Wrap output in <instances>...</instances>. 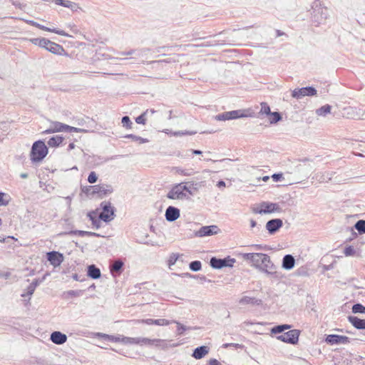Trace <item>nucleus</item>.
<instances>
[{
  "label": "nucleus",
  "instance_id": "f257e3e1",
  "mask_svg": "<svg viewBox=\"0 0 365 365\" xmlns=\"http://www.w3.org/2000/svg\"><path fill=\"white\" fill-rule=\"evenodd\" d=\"M312 9V22L316 24V26L324 24L329 16L328 9L322 6L321 3L318 0H316L313 3Z\"/></svg>",
  "mask_w": 365,
  "mask_h": 365
},
{
  "label": "nucleus",
  "instance_id": "f03ea898",
  "mask_svg": "<svg viewBox=\"0 0 365 365\" xmlns=\"http://www.w3.org/2000/svg\"><path fill=\"white\" fill-rule=\"evenodd\" d=\"M76 132V133H86L91 131L90 128L87 126V128H79L76 127H72L64 123L60 122H54L53 123L50 128L45 131L43 133H53L56 132Z\"/></svg>",
  "mask_w": 365,
  "mask_h": 365
},
{
  "label": "nucleus",
  "instance_id": "7ed1b4c3",
  "mask_svg": "<svg viewBox=\"0 0 365 365\" xmlns=\"http://www.w3.org/2000/svg\"><path fill=\"white\" fill-rule=\"evenodd\" d=\"M48 154V148L42 140L34 143L31 150V160L33 163L41 161Z\"/></svg>",
  "mask_w": 365,
  "mask_h": 365
},
{
  "label": "nucleus",
  "instance_id": "20e7f679",
  "mask_svg": "<svg viewBox=\"0 0 365 365\" xmlns=\"http://www.w3.org/2000/svg\"><path fill=\"white\" fill-rule=\"evenodd\" d=\"M102 212L99 214V218L106 222L111 221L115 216V209L110 202L103 201L101 204Z\"/></svg>",
  "mask_w": 365,
  "mask_h": 365
},
{
  "label": "nucleus",
  "instance_id": "39448f33",
  "mask_svg": "<svg viewBox=\"0 0 365 365\" xmlns=\"http://www.w3.org/2000/svg\"><path fill=\"white\" fill-rule=\"evenodd\" d=\"M87 190H92L91 195L93 196L97 195L101 198L111 194L113 191L112 186L107 184L88 186Z\"/></svg>",
  "mask_w": 365,
  "mask_h": 365
},
{
  "label": "nucleus",
  "instance_id": "423d86ee",
  "mask_svg": "<svg viewBox=\"0 0 365 365\" xmlns=\"http://www.w3.org/2000/svg\"><path fill=\"white\" fill-rule=\"evenodd\" d=\"M300 331L298 329H292L287 332H284L282 334L277 336V339L281 341L297 344L299 341V336Z\"/></svg>",
  "mask_w": 365,
  "mask_h": 365
},
{
  "label": "nucleus",
  "instance_id": "0eeeda50",
  "mask_svg": "<svg viewBox=\"0 0 365 365\" xmlns=\"http://www.w3.org/2000/svg\"><path fill=\"white\" fill-rule=\"evenodd\" d=\"M235 259L231 258L230 257H225L224 259H219L215 257H212L210 259V264L214 269H222L223 267H232L235 262Z\"/></svg>",
  "mask_w": 365,
  "mask_h": 365
},
{
  "label": "nucleus",
  "instance_id": "6e6552de",
  "mask_svg": "<svg viewBox=\"0 0 365 365\" xmlns=\"http://www.w3.org/2000/svg\"><path fill=\"white\" fill-rule=\"evenodd\" d=\"M247 115L243 113V110H235L232 111H227L224 112L222 113H220L217 115H215V118L217 120L221 121V120H233V119H237L240 118L246 117Z\"/></svg>",
  "mask_w": 365,
  "mask_h": 365
},
{
  "label": "nucleus",
  "instance_id": "1a4fd4ad",
  "mask_svg": "<svg viewBox=\"0 0 365 365\" xmlns=\"http://www.w3.org/2000/svg\"><path fill=\"white\" fill-rule=\"evenodd\" d=\"M317 91L314 87L308 86L295 88L292 93V96L296 99H301L304 96H314L317 95Z\"/></svg>",
  "mask_w": 365,
  "mask_h": 365
},
{
  "label": "nucleus",
  "instance_id": "9d476101",
  "mask_svg": "<svg viewBox=\"0 0 365 365\" xmlns=\"http://www.w3.org/2000/svg\"><path fill=\"white\" fill-rule=\"evenodd\" d=\"M167 197L171 200L189 199L185 192H182L180 183L175 185L167 194Z\"/></svg>",
  "mask_w": 365,
  "mask_h": 365
},
{
  "label": "nucleus",
  "instance_id": "9b49d317",
  "mask_svg": "<svg viewBox=\"0 0 365 365\" xmlns=\"http://www.w3.org/2000/svg\"><path fill=\"white\" fill-rule=\"evenodd\" d=\"M325 341L331 345L346 344L351 342V339L346 336L329 334L327 336Z\"/></svg>",
  "mask_w": 365,
  "mask_h": 365
},
{
  "label": "nucleus",
  "instance_id": "f8f14e48",
  "mask_svg": "<svg viewBox=\"0 0 365 365\" xmlns=\"http://www.w3.org/2000/svg\"><path fill=\"white\" fill-rule=\"evenodd\" d=\"M267 257L268 260H267L266 262L263 261L262 265L261 268L259 269V270L269 274V275L277 277L278 274H277V272L276 270L277 267L271 261L270 257L268 255H267Z\"/></svg>",
  "mask_w": 365,
  "mask_h": 365
},
{
  "label": "nucleus",
  "instance_id": "ddd939ff",
  "mask_svg": "<svg viewBox=\"0 0 365 365\" xmlns=\"http://www.w3.org/2000/svg\"><path fill=\"white\" fill-rule=\"evenodd\" d=\"M46 257H47V260L54 267L60 266L64 259L63 254H61L58 252H56V251H51V252H47Z\"/></svg>",
  "mask_w": 365,
  "mask_h": 365
},
{
  "label": "nucleus",
  "instance_id": "4468645a",
  "mask_svg": "<svg viewBox=\"0 0 365 365\" xmlns=\"http://www.w3.org/2000/svg\"><path fill=\"white\" fill-rule=\"evenodd\" d=\"M219 231L220 230L216 225L203 226L196 232L195 235L200 237L210 236L217 234Z\"/></svg>",
  "mask_w": 365,
  "mask_h": 365
},
{
  "label": "nucleus",
  "instance_id": "2eb2a0df",
  "mask_svg": "<svg viewBox=\"0 0 365 365\" xmlns=\"http://www.w3.org/2000/svg\"><path fill=\"white\" fill-rule=\"evenodd\" d=\"M283 225V222L279 218H275L269 220L266 224V229L271 235L277 232Z\"/></svg>",
  "mask_w": 365,
  "mask_h": 365
},
{
  "label": "nucleus",
  "instance_id": "dca6fc26",
  "mask_svg": "<svg viewBox=\"0 0 365 365\" xmlns=\"http://www.w3.org/2000/svg\"><path fill=\"white\" fill-rule=\"evenodd\" d=\"M260 211L263 214L272 213L274 212H280L281 208L277 203L262 202L260 205Z\"/></svg>",
  "mask_w": 365,
  "mask_h": 365
},
{
  "label": "nucleus",
  "instance_id": "f3484780",
  "mask_svg": "<svg viewBox=\"0 0 365 365\" xmlns=\"http://www.w3.org/2000/svg\"><path fill=\"white\" fill-rule=\"evenodd\" d=\"M138 343L137 344L148 345V346L155 345L156 346H163V344H165V340H163V339H150L145 338V337H138Z\"/></svg>",
  "mask_w": 365,
  "mask_h": 365
},
{
  "label": "nucleus",
  "instance_id": "a211bd4d",
  "mask_svg": "<svg viewBox=\"0 0 365 365\" xmlns=\"http://www.w3.org/2000/svg\"><path fill=\"white\" fill-rule=\"evenodd\" d=\"M165 219L168 222H173L180 217V210L173 206H169L165 210Z\"/></svg>",
  "mask_w": 365,
  "mask_h": 365
},
{
  "label": "nucleus",
  "instance_id": "6ab92c4d",
  "mask_svg": "<svg viewBox=\"0 0 365 365\" xmlns=\"http://www.w3.org/2000/svg\"><path fill=\"white\" fill-rule=\"evenodd\" d=\"M46 50L53 54H57L60 56L66 55V52L63 47L58 43H56L53 41H49V43L47 46Z\"/></svg>",
  "mask_w": 365,
  "mask_h": 365
},
{
  "label": "nucleus",
  "instance_id": "aec40b11",
  "mask_svg": "<svg viewBox=\"0 0 365 365\" xmlns=\"http://www.w3.org/2000/svg\"><path fill=\"white\" fill-rule=\"evenodd\" d=\"M50 339L53 343L57 345H61L66 341L67 336L61 331H56L51 334Z\"/></svg>",
  "mask_w": 365,
  "mask_h": 365
},
{
  "label": "nucleus",
  "instance_id": "412c9836",
  "mask_svg": "<svg viewBox=\"0 0 365 365\" xmlns=\"http://www.w3.org/2000/svg\"><path fill=\"white\" fill-rule=\"evenodd\" d=\"M67 235H77L80 237H85V236H95V237H99L100 235L96 232H88V231H83V230H71L69 232H63L58 234L59 236H64Z\"/></svg>",
  "mask_w": 365,
  "mask_h": 365
},
{
  "label": "nucleus",
  "instance_id": "4be33fe9",
  "mask_svg": "<svg viewBox=\"0 0 365 365\" xmlns=\"http://www.w3.org/2000/svg\"><path fill=\"white\" fill-rule=\"evenodd\" d=\"M295 264L294 257L292 255H286L282 259V267L284 269L290 270Z\"/></svg>",
  "mask_w": 365,
  "mask_h": 365
},
{
  "label": "nucleus",
  "instance_id": "5701e85b",
  "mask_svg": "<svg viewBox=\"0 0 365 365\" xmlns=\"http://www.w3.org/2000/svg\"><path fill=\"white\" fill-rule=\"evenodd\" d=\"M209 349L206 346H198L194 349L192 356L196 359H200L208 354Z\"/></svg>",
  "mask_w": 365,
  "mask_h": 365
},
{
  "label": "nucleus",
  "instance_id": "b1692460",
  "mask_svg": "<svg viewBox=\"0 0 365 365\" xmlns=\"http://www.w3.org/2000/svg\"><path fill=\"white\" fill-rule=\"evenodd\" d=\"M255 256L253 259V261L252 262V266L256 267L259 270L262 265L263 260L264 262H266L267 259V254L264 253H255Z\"/></svg>",
  "mask_w": 365,
  "mask_h": 365
},
{
  "label": "nucleus",
  "instance_id": "393cba45",
  "mask_svg": "<svg viewBox=\"0 0 365 365\" xmlns=\"http://www.w3.org/2000/svg\"><path fill=\"white\" fill-rule=\"evenodd\" d=\"M123 261L118 259L115 260L110 266V270L113 276H116L122 272L123 267Z\"/></svg>",
  "mask_w": 365,
  "mask_h": 365
},
{
  "label": "nucleus",
  "instance_id": "a878e982",
  "mask_svg": "<svg viewBox=\"0 0 365 365\" xmlns=\"http://www.w3.org/2000/svg\"><path fill=\"white\" fill-rule=\"evenodd\" d=\"M348 321L357 329H365V319L355 316H349Z\"/></svg>",
  "mask_w": 365,
  "mask_h": 365
},
{
  "label": "nucleus",
  "instance_id": "bb28decb",
  "mask_svg": "<svg viewBox=\"0 0 365 365\" xmlns=\"http://www.w3.org/2000/svg\"><path fill=\"white\" fill-rule=\"evenodd\" d=\"M141 322L148 325H158V326H167L170 324V322L165 319H142Z\"/></svg>",
  "mask_w": 365,
  "mask_h": 365
},
{
  "label": "nucleus",
  "instance_id": "cd10ccee",
  "mask_svg": "<svg viewBox=\"0 0 365 365\" xmlns=\"http://www.w3.org/2000/svg\"><path fill=\"white\" fill-rule=\"evenodd\" d=\"M241 304H253V305H262V301L260 299H257L255 297H251L248 296H244L239 301Z\"/></svg>",
  "mask_w": 365,
  "mask_h": 365
},
{
  "label": "nucleus",
  "instance_id": "c85d7f7f",
  "mask_svg": "<svg viewBox=\"0 0 365 365\" xmlns=\"http://www.w3.org/2000/svg\"><path fill=\"white\" fill-rule=\"evenodd\" d=\"M87 274L89 277L97 279L101 277V270L96 265L91 264L88 267Z\"/></svg>",
  "mask_w": 365,
  "mask_h": 365
},
{
  "label": "nucleus",
  "instance_id": "c756f323",
  "mask_svg": "<svg viewBox=\"0 0 365 365\" xmlns=\"http://www.w3.org/2000/svg\"><path fill=\"white\" fill-rule=\"evenodd\" d=\"M333 175V173L329 172L320 173L315 175V179L321 183L327 182L331 180Z\"/></svg>",
  "mask_w": 365,
  "mask_h": 365
},
{
  "label": "nucleus",
  "instance_id": "7c9ffc66",
  "mask_svg": "<svg viewBox=\"0 0 365 365\" xmlns=\"http://www.w3.org/2000/svg\"><path fill=\"white\" fill-rule=\"evenodd\" d=\"M148 51H149V48H141L139 50L131 49L127 52H125V51L120 52V54L122 56H125V55L130 56V55L135 54L138 56H143V54H145Z\"/></svg>",
  "mask_w": 365,
  "mask_h": 365
},
{
  "label": "nucleus",
  "instance_id": "2f4dec72",
  "mask_svg": "<svg viewBox=\"0 0 365 365\" xmlns=\"http://www.w3.org/2000/svg\"><path fill=\"white\" fill-rule=\"evenodd\" d=\"M30 41L34 45H37L41 48L46 49L50 40L45 38H31Z\"/></svg>",
  "mask_w": 365,
  "mask_h": 365
},
{
  "label": "nucleus",
  "instance_id": "473e14b6",
  "mask_svg": "<svg viewBox=\"0 0 365 365\" xmlns=\"http://www.w3.org/2000/svg\"><path fill=\"white\" fill-rule=\"evenodd\" d=\"M88 217H89L90 220L92 222V225L95 228L98 229L101 227V220H102L99 218V216L98 217H96V212H89L88 214Z\"/></svg>",
  "mask_w": 365,
  "mask_h": 365
},
{
  "label": "nucleus",
  "instance_id": "72a5a7b5",
  "mask_svg": "<svg viewBox=\"0 0 365 365\" xmlns=\"http://www.w3.org/2000/svg\"><path fill=\"white\" fill-rule=\"evenodd\" d=\"M63 140V138L61 135H55L51 138L47 143L50 147H57L58 146Z\"/></svg>",
  "mask_w": 365,
  "mask_h": 365
},
{
  "label": "nucleus",
  "instance_id": "f704fd0d",
  "mask_svg": "<svg viewBox=\"0 0 365 365\" xmlns=\"http://www.w3.org/2000/svg\"><path fill=\"white\" fill-rule=\"evenodd\" d=\"M56 4L57 5H60L66 8H69L72 10H74L76 9L77 5L76 3L72 2L71 1L68 0H56Z\"/></svg>",
  "mask_w": 365,
  "mask_h": 365
},
{
  "label": "nucleus",
  "instance_id": "c9c22d12",
  "mask_svg": "<svg viewBox=\"0 0 365 365\" xmlns=\"http://www.w3.org/2000/svg\"><path fill=\"white\" fill-rule=\"evenodd\" d=\"M39 29H41V30H43V31H49V32H53V33H55L56 34H58V35L63 36H68V37L71 36L68 35L67 33H66L63 30H59V29H54V28L51 29V28H49V27L44 26L43 25H41V26H39Z\"/></svg>",
  "mask_w": 365,
  "mask_h": 365
},
{
  "label": "nucleus",
  "instance_id": "e433bc0d",
  "mask_svg": "<svg viewBox=\"0 0 365 365\" xmlns=\"http://www.w3.org/2000/svg\"><path fill=\"white\" fill-rule=\"evenodd\" d=\"M290 328L291 326L288 324L277 325L272 328L271 333L274 334H281L283 333L285 330L289 329Z\"/></svg>",
  "mask_w": 365,
  "mask_h": 365
},
{
  "label": "nucleus",
  "instance_id": "4c0bfd02",
  "mask_svg": "<svg viewBox=\"0 0 365 365\" xmlns=\"http://www.w3.org/2000/svg\"><path fill=\"white\" fill-rule=\"evenodd\" d=\"M331 106L329 104L324 105L322 106L321 108L317 109L316 113L318 115H323L325 116L327 114L331 112Z\"/></svg>",
  "mask_w": 365,
  "mask_h": 365
},
{
  "label": "nucleus",
  "instance_id": "58836bf2",
  "mask_svg": "<svg viewBox=\"0 0 365 365\" xmlns=\"http://www.w3.org/2000/svg\"><path fill=\"white\" fill-rule=\"evenodd\" d=\"M125 138H130L133 141L138 142L140 144L148 143L149 140L147 138H143L140 136H138L133 134H128L124 136Z\"/></svg>",
  "mask_w": 365,
  "mask_h": 365
},
{
  "label": "nucleus",
  "instance_id": "ea45409f",
  "mask_svg": "<svg viewBox=\"0 0 365 365\" xmlns=\"http://www.w3.org/2000/svg\"><path fill=\"white\" fill-rule=\"evenodd\" d=\"M354 228L359 232V234L365 233V220H358L355 225Z\"/></svg>",
  "mask_w": 365,
  "mask_h": 365
},
{
  "label": "nucleus",
  "instance_id": "a19ab883",
  "mask_svg": "<svg viewBox=\"0 0 365 365\" xmlns=\"http://www.w3.org/2000/svg\"><path fill=\"white\" fill-rule=\"evenodd\" d=\"M11 197L5 192H0V206H6L10 202Z\"/></svg>",
  "mask_w": 365,
  "mask_h": 365
},
{
  "label": "nucleus",
  "instance_id": "79ce46f5",
  "mask_svg": "<svg viewBox=\"0 0 365 365\" xmlns=\"http://www.w3.org/2000/svg\"><path fill=\"white\" fill-rule=\"evenodd\" d=\"M352 312L354 314H365V307L360 304L357 303L352 306L351 308Z\"/></svg>",
  "mask_w": 365,
  "mask_h": 365
},
{
  "label": "nucleus",
  "instance_id": "37998d69",
  "mask_svg": "<svg viewBox=\"0 0 365 365\" xmlns=\"http://www.w3.org/2000/svg\"><path fill=\"white\" fill-rule=\"evenodd\" d=\"M174 323H175L177 324V327H178V329H177V331H178V335H182L183 334V332L186 330H189V329H196L197 328L195 327V328H192V327H187L186 326L180 324V322H176V321H173Z\"/></svg>",
  "mask_w": 365,
  "mask_h": 365
},
{
  "label": "nucleus",
  "instance_id": "c03bdc74",
  "mask_svg": "<svg viewBox=\"0 0 365 365\" xmlns=\"http://www.w3.org/2000/svg\"><path fill=\"white\" fill-rule=\"evenodd\" d=\"M149 114V110L147 109L145 112H143L141 115L138 116L135 118V122L138 124L145 125L146 123V116Z\"/></svg>",
  "mask_w": 365,
  "mask_h": 365
},
{
  "label": "nucleus",
  "instance_id": "a18cd8bd",
  "mask_svg": "<svg viewBox=\"0 0 365 365\" xmlns=\"http://www.w3.org/2000/svg\"><path fill=\"white\" fill-rule=\"evenodd\" d=\"M121 342L125 344H137L138 343V337L121 336Z\"/></svg>",
  "mask_w": 365,
  "mask_h": 365
},
{
  "label": "nucleus",
  "instance_id": "49530a36",
  "mask_svg": "<svg viewBox=\"0 0 365 365\" xmlns=\"http://www.w3.org/2000/svg\"><path fill=\"white\" fill-rule=\"evenodd\" d=\"M83 291L78 289V290H69L66 292H64V295H66L67 297H78L83 294Z\"/></svg>",
  "mask_w": 365,
  "mask_h": 365
},
{
  "label": "nucleus",
  "instance_id": "de8ad7c7",
  "mask_svg": "<svg viewBox=\"0 0 365 365\" xmlns=\"http://www.w3.org/2000/svg\"><path fill=\"white\" fill-rule=\"evenodd\" d=\"M190 269L193 272H197L201 269L202 264L198 260L192 261L189 264Z\"/></svg>",
  "mask_w": 365,
  "mask_h": 365
},
{
  "label": "nucleus",
  "instance_id": "09e8293b",
  "mask_svg": "<svg viewBox=\"0 0 365 365\" xmlns=\"http://www.w3.org/2000/svg\"><path fill=\"white\" fill-rule=\"evenodd\" d=\"M178 257H179V255L177 253H172L170 255L169 259L168 260V265L170 269H171V267L175 264Z\"/></svg>",
  "mask_w": 365,
  "mask_h": 365
},
{
  "label": "nucleus",
  "instance_id": "8fccbe9b",
  "mask_svg": "<svg viewBox=\"0 0 365 365\" xmlns=\"http://www.w3.org/2000/svg\"><path fill=\"white\" fill-rule=\"evenodd\" d=\"M177 173L178 174H180L184 176H190L195 173V171L193 169H182V168H178Z\"/></svg>",
  "mask_w": 365,
  "mask_h": 365
},
{
  "label": "nucleus",
  "instance_id": "3c124183",
  "mask_svg": "<svg viewBox=\"0 0 365 365\" xmlns=\"http://www.w3.org/2000/svg\"><path fill=\"white\" fill-rule=\"evenodd\" d=\"M121 123L123 126L127 129H130L132 128L133 123L131 122L130 118L128 115H125L121 119Z\"/></svg>",
  "mask_w": 365,
  "mask_h": 365
},
{
  "label": "nucleus",
  "instance_id": "603ef678",
  "mask_svg": "<svg viewBox=\"0 0 365 365\" xmlns=\"http://www.w3.org/2000/svg\"><path fill=\"white\" fill-rule=\"evenodd\" d=\"M261 110L260 113L266 115H271L272 112L270 110V108L267 103L262 102L261 103Z\"/></svg>",
  "mask_w": 365,
  "mask_h": 365
},
{
  "label": "nucleus",
  "instance_id": "864d4df0",
  "mask_svg": "<svg viewBox=\"0 0 365 365\" xmlns=\"http://www.w3.org/2000/svg\"><path fill=\"white\" fill-rule=\"evenodd\" d=\"M35 289L36 288L31 284H30L27 287L26 292L21 294V297H31L34 294Z\"/></svg>",
  "mask_w": 365,
  "mask_h": 365
},
{
  "label": "nucleus",
  "instance_id": "5fc2aeb1",
  "mask_svg": "<svg viewBox=\"0 0 365 365\" xmlns=\"http://www.w3.org/2000/svg\"><path fill=\"white\" fill-rule=\"evenodd\" d=\"M272 116V118L270 119V123L273 124V123H276L277 122H279V120H281L282 119V116H281V114L278 112H272L271 115Z\"/></svg>",
  "mask_w": 365,
  "mask_h": 365
},
{
  "label": "nucleus",
  "instance_id": "6e6d98bb",
  "mask_svg": "<svg viewBox=\"0 0 365 365\" xmlns=\"http://www.w3.org/2000/svg\"><path fill=\"white\" fill-rule=\"evenodd\" d=\"M187 184H188V182H180V185H182V192H185V191L188 192L190 195H193L194 193L192 191L191 185H190L189 186H187Z\"/></svg>",
  "mask_w": 365,
  "mask_h": 365
},
{
  "label": "nucleus",
  "instance_id": "4d7b16f0",
  "mask_svg": "<svg viewBox=\"0 0 365 365\" xmlns=\"http://www.w3.org/2000/svg\"><path fill=\"white\" fill-rule=\"evenodd\" d=\"M98 180V176L96 173L94 171H92L89 173V175L88 177V181L89 183L93 184L96 182Z\"/></svg>",
  "mask_w": 365,
  "mask_h": 365
},
{
  "label": "nucleus",
  "instance_id": "13d9d810",
  "mask_svg": "<svg viewBox=\"0 0 365 365\" xmlns=\"http://www.w3.org/2000/svg\"><path fill=\"white\" fill-rule=\"evenodd\" d=\"M356 252L355 249L352 246L345 247L344 253L346 256H353Z\"/></svg>",
  "mask_w": 365,
  "mask_h": 365
},
{
  "label": "nucleus",
  "instance_id": "bf43d9fd",
  "mask_svg": "<svg viewBox=\"0 0 365 365\" xmlns=\"http://www.w3.org/2000/svg\"><path fill=\"white\" fill-rule=\"evenodd\" d=\"M195 133H197L196 131H177V132L173 133V135H175V136H181V135H195Z\"/></svg>",
  "mask_w": 365,
  "mask_h": 365
},
{
  "label": "nucleus",
  "instance_id": "052dcab7",
  "mask_svg": "<svg viewBox=\"0 0 365 365\" xmlns=\"http://www.w3.org/2000/svg\"><path fill=\"white\" fill-rule=\"evenodd\" d=\"M255 253H244L242 254V258L245 260L250 261L251 263L253 261L255 257H256Z\"/></svg>",
  "mask_w": 365,
  "mask_h": 365
},
{
  "label": "nucleus",
  "instance_id": "680f3d73",
  "mask_svg": "<svg viewBox=\"0 0 365 365\" xmlns=\"http://www.w3.org/2000/svg\"><path fill=\"white\" fill-rule=\"evenodd\" d=\"M188 184L191 185L192 189L197 190L199 187H201L202 185L203 182H196L192 181V182H189Z\"/></svg>",
  "mask_w": 365,
  "mask_h": 365
},
{
  "label": "nucleus",
  "instance_id": "e2e57ef3",
  "mask_svg": "<svg viewBox=\"0 0 365 365\" xmlns=\"http://www.w3.org/2000/svg\"><path fill=\"white\" fill-rule=\"evenodd\" d=\"M229 346H233L236 349H237V348L242 349L244 347V346L242 344H240L230 343V344H223V347H225V348H227Z\"/></svg>",
  "mask_w": 365,
  "mask_h": 365
},
{
  "label": "nucleus",
  "instance_id": "0e129e2a",
  "mask_svg": "<svg viewBox=\"0 0 365 365\" xmlns=\"http://www.w3.org/2000/svg\"><path fill=\"white\" fill-rule=\"evenodd\" d=\"M272 178L274 182H278L282 179L283 176L282 173H274L272 175Z\"/></svg>",
  "mask_w": 365,
  "mask_h": 365
},
{
  "label": "nucleus",
  "instance_id": "69168bd1",
  "mask_svg": "<svg viewBox=\"0 0 365 365\" xmlns=\"http://www.w3.org/2000/svg\"><path fill=\"white\" fill-rule=\"evenodd\" d=\"M96 336L98 337H100V338L108 340V341H109L110 336V335H109V334H103V333H100V332L97 333Z\"/></svg>",
  "mask_w": 365,
  "mask_h": 365
},
{
  "label": "nucleus",
  "instance_id": "338daca9",
  "mask_svg": "<svg viewBox=\"0 0 365 365\" xmlns=\"http://www.w3.org/2000/svg\"><path fill=\"white\" fill-rule=\"evenodd\" d=\"M44 279V277H43L41 279H34L31 284L35 287L36 288V287L43 281Z\"/></svg>",
  "mask_w": 365,
  "mask_h": 365
},
{
  "label": "nucleus",
  "instance_id": "774afa93",
  "mask_svg": "<svg viewBox=\"0 0 365 365\" xmlns=\"http://www.w3.org/2000/svg\"><path fill=\"white\" fill-rule=\"evenodd\" d=\"M209 365H221V364L217 359H211L209 361Z\"/></svg>",
  "mask_w": 365,
  "mask_h": 365
}]
</instances>
